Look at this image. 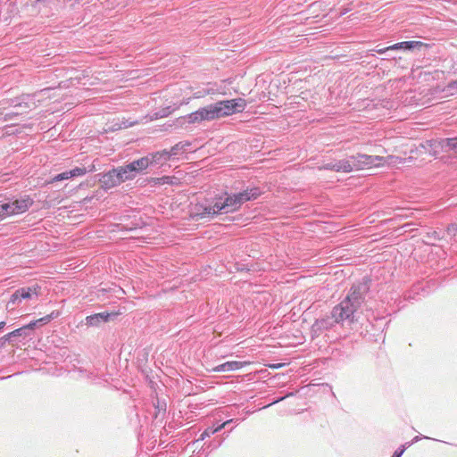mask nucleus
<instances>
[{
	"mask_svg": "<svg viewBox=\"0 0 457 457\" xmlns=\"http://www.w3.org/2000/svg\"><path fill=\"white\" fill-rule=\"evenodd\" d=\"M411 445H412V442H411V441H409V442H406V443H404V444L401 445L400 446H403V447H405V450H406L407 448H409V447H410V446H411Z\"/></svg>",
	"mask_w": 457,
	"mask_h": 457,
	"instance_id": "nucleus-44",
	"label": "nucleus"
},
{
	"mask_svg": "<svg viewBox=\"0 0 457 457\" xmlns=\"http://www.w3.org/2000/svg\"><path fill=\"white\" fill-rule=\"evenodd\" d=\"M224 438V436H216L213 437V439L205 441L201 449L198 451V454L200 456H207L209 453L219 448L222 445Z\"/></svg>",
	"mask_w": 457,
	"mask_h": 457,
	"instance_id": "nucleus-18",
	"label": "nucleus"
},
{
	"mask_svg": "<svg viewBox=\"0 0 457 457\" xmlns=\"http://www.w3.org/2000/svg\"><path fill=\"white\" fill-rule=\"evenodd\" d=\"M5 108H0V118L2 117L3 118V115H4V110Z\"/></svg>",
	"mask_w": 457,
	"mask_h": 457,
	"instance_id": "nucleus-51",
	"label": "nucleus"
},
{
	"mask_svg": "<svg viewBox=\"0 0 457 457\" xmlns=\"http://www.w3.org/2000/svg\"><path fill=\"white\" fill-rule=\"evenodd\" d=\"M229 101L232 102V109L235 110V113L243 112L246 107V101L244 98H236Z\"/></svg>",
	"mask_w": 457,
	"mask_h": 457,
	"instance_id": "nucleus-30",
	"label": "nucleus"
},
{
	"mask_svg": "<svg viewBox=\"0 0 457 457\" xmlns=\"http://www.w3.org/2000/svg\"><path fill=\"white\" fill-rule=\"evenodd\" d=\"M156 409H158V411H163L164 412L166 411V403H163V404H160V402L157 401V406H156Z\"/></svg>",
	"mask_w": 457,
	"mask_h": 457,
	"instance_id": "nucleus-43",
	"label": "nucleus"
},
{
	"mask_svg": "<svg viewBox=\"0 0 457 457\" xmlns=\"http://www.w3.org/2000/svg\"><path fill=\"white\" fill-rule=\"evenodd\" d=\"M408 298H411V299H413V300H419V299H420V297H416V296H414V295H411V294L408 295Z\"/></svg>",
	"mask_w": 457,
	"mask_h": 457,
	"instance_id": "nucleus-50",
	"label": "nucleus"
},
{
	"mask_svg": "<svg viewBox=\"0 0 457 457\" xmlns=\"http://www.w3.org/2000/svg\"><path fill=\"white\" fill-rule=\"evenodd\" d=\"M186 119L188 123L201 122L203 120H212L209 105L189 113Z\"/></svg>",
	"mask_w": 457,
	"mask_h": 457,
	"instance_id": "nucleus-16",
	"label": "nucleus"
},
{
	"mask_svg": "<svg viewBox=\"0 0 457 457\" xmlns=\"http://www.w3.org/2000/svg\"><path fill=\"white\" fill-rule=\"evenodd\" d=\"M335 311L336 306L332 309L330 315H327L325 317L316 320V321L312 324L311 329L312 337H319L323 330H328L331 328L337 323H342V325H345L346 323L349 326H354L351 328L352 329H357L356 325L349 318V316H345V313H343L340 316H337V313H336Z\"/></svg>",
	"mask_w": 457,
	"mask_h": 457,
	"instance_id": "nucleus-2",
	"label": "nucleus"
},
{
	"mask_svg": "<svg viewBox=\"0 0 457 457\" xmlns=\"http://www.w3.org/2000/svg\"><path fill=\"white\" fill-rule=\"evenodd\" d=\"M21 303V297L17 289L11 295L10 299L6 304V308L13 310Z\"/></svg>",
	"mask_w": 457,
	"mask_h": 457,
	"instance_id": "nucleus-29",
	"label": "nucleus"
},
{
	"mask_svg": "<svg viewBox=\"0 0 457 457\" xmlns=\"http://www.w3.org/2000/svg\"><path fill=\"white\" fill-rule=\"evenodd\" d=\"M446 145L450 148L454 150L457 153V137L455 138H448Z\"/></svg>",
	"mask_w": 457,
	"mask_h": 457,
	"instance_id": "nucleus-37",
	"label": "nucleus"
},
{
	"mask_svg": "<svg viewBox=\"0 0 457 457\" xmlns=\"http://www.w3.org/2000/svg\"><path fill=\"white\" fill-rule=\"evenodd\" d=\"M284 366V363H278V364H274L273 366H271L272 368H275V369H278V368H280Z\"/></svg>",
	"mask_w": 457,
	"mask_h": 457,
	"instance_id": "nucleus-48",
	"label": "nucleus"
},
{
	"mask_svg": "<svg viewBox=\"0 0 457 457\" xmlns=\"http://www.w3.org/2000/svg\"><path fill=\"white\" fill-rule=\"evenodd\" d=\"M371 279L370 278L364 277L362 281L357 285H353L359 295H362L363 296L369 292L370 287Z\"/></svg>",
	"mask_w": 457,
	"mask_h": 457,
	"instance_id": "nucleus-27",
	"label": "nucleus"
},
{
	"mask_svg": "<svg viewBox=\"0 0 457 457\" xmlns=\"http://www.w3.org/2000/svg\"><path fill=\"white\" fill-rule=\"evenodd\" d=\"M49 323V319L46 316L41 317L37 320H31L26 325H23L29 337H31L37 328L43 327Z\"/></svg>",
	"mask_w": 457,
	"mask_h": 457,
	"instance_id": "nucleus-23",
	"label": "nucleus"
},
{
	"mask_svg": "<svg viewBox=\"0 0 457 457\" xmlns=\"http://www.w3.org/2000/svg\"><path fill=\"white\" fill-rule=\"evenodd\" d=\"M40 287L38 285H33L31 287H23L17 289L19 295L21 297V302L23 300H30L33 295L36 297L38 295V291Z\"/></svg>",
	"mask_w": 457,
	"mask_h": 457,
	"instance_id": "nucleus-20",
	"label": "nucleus"
},
{
	"mask_svg": "<svg viewBox=\"0 0 457 457\" xmlns=\"http://www.w3.org/2000/svg\"><path fill=\"white\" fill-rule=\"evenodd\" d=\"M60 314H61L60 311L54 310L51 313H49V314H47L46 316V318L49 319V322H51L54 319H57L60 316Z\"/></svg>",
	"mask_w": 457,
	"mask_h": 457,
	"instance_id": "nucleus-39",
	"label": "nucleus"
},
{
	"mask_svg": "<svg viewBox=\"0 0 457 457\" xmlns=\"http://www.w3.org/2000/svg\"><path fill=\"white\" fill-rule=\"evenodd\" d=\"M29 338L24 326L16 328L0 337V348L4 347L7 343L13 344L21 340Z\"/></svg>",
	"mask_w": 457,
	"mask_h": 457,
	"instance_id": "nucleus-11",
	"label": "nucleus"
},
{
	"mask_svg": "<svg viewBox=\"0 0 457 457\" xmlns=\"http://www.w3.org/2000/svg\"><path fill=\"white\" fill-rule=\"evenodd\" d=\"M447 236L453 237L457 235V224H450L446 228Z\"/></svg>",
	"mask_w": 457,
	"mask_h": 457,
	"instance_id": "nucleus-35",
	"label": "nucleus"
},
{
	"mask_svg": "<svg viewBox=\"0 0 457 457\" xmlns=\"http://www.w3.org/2000/svg\"><path fill=\"white\" fill-rule=\"evenodd\" d=\"M421 439H431V440H435L434 438H431L429 436H423V435H419V436H415L411 441L412 442V445L419 442L420 440ZM436 441H438L437 439H436Z\"/></svg>",
	"mask_w": 457,
	"mask_h": 457,
	"instance_id": "nucleus-40",
	"label": "nucleus"
},
{
	"mask_svg": "<svg viewBox=\"0 0 457 457\" xmlns=\"http://www.w3.org/2000/svg\"><path fill=\"white\" fill-rule=\"evenodd\" d=\"M116 312H103L94 313L86 318V324L90 327H98L101 324L109 322L112 318L116 317Z\"/></svg>",
	"mask_w": 457,
	"mask_h": 457,
	"instance_id": "nucleus-13",
	"label": "nucleus"
},
{
	"mask_svg": "<svg viewBox=\"0 0 457 457\" xmlns=\"http://www.w3.org/2000/svg\"><path fill=\"white\" fill-rule=\"evenodd\" d=\"M247 364L246 361H228L221 364H219L212 369L213 372H227V371H234L238 370L245 367Z\"/></svg>",
	"mask_w": 457,
	"mask_h": 457,
	"instance_id": "nucleus-17",
	"label": "nucleus"
},
{
	"mask_svg": "<svg viewBox=\"0 0 457 457\" xmlns=\"http://www.w3.org/2000/svg\"><path fill=\"white\" fill-rule=\"evenodd\" d=\"M150 161V165H162L163 162L170 159L167 150L156 152L145 156Z\"/></svg>",
	"mask_w": 457,
	"mask_h": 457,
	"instance_id": "nucleus-22",
	"label": "nucleus"
},
{
	"mask_svg": "<svg viewBox=\"0 0 457 457\" xmlns=\"http://www.w3.org/2000/svg\"><path fill=\"white\" fill-rule=\"evenodd\" d=\"M233 422V420H228L220 424H213L212 426L207 427L200 435V436L193 442V445L198 444L201 441H204L207 437H211L216 433L221 431L225 427Z\"/></svg>",
	"mask_w": 457,
	"mask_h": 457,
	"instance_id": "nucleus-15",
	"label": "nucleus"
},
{
	"mask_svg": "<svg viewBox=\"0 0 457 457\" xmlns=\"http://www.w3.org/2000/svg\"><path fill=\"white\" fill-rule=\"evenodd\" d=\"M87 378H90V379H93V378L96 377V376H95L93 373H91V372L87 373Z\"/></svg>",
	"mask_w": 457,
	"mask_h": 457,
	"instance_id": "nucleus-49",
	"label": "nucleus"
},
{
	"mask_svg": "<svg viewBox=\"0 0 457 457\" xmlns=\"http://www.w3.org/2000/svg\"><path fill=\"white\" fill-rule=\"evenodd\" d=\"M216 93V89L213 87H197L193 89V98H202L208 95H214Z\"/></svg>",
	"mask_w": 457,
	"mask_h": 457,
	"instance_id": "nucleus-26",
	"label": "nucleus"
},
{
	"mask_svg": "<svg viewBox=\"0 0 457 457\" xmlns=\"http://www.w3.org/2000/svg\"><path fill=\"white\" fill-rule=\"evenodd\" d=\"M33 203L34 201L30 196L24 195L12 203L3 204L0 207L4 217H7L25 212L33 204Z\"/></svg>",
	"mask_w": 457,
	"mask_h": 457,
	"instance_id": "nucleus-4",
	"label": "nucleus"
},
{
	"mask_svg": "<svg viewBox=\"0 0 457 457\" xmlns=\"http://www.w3.org/2000/svg\"><path fill=\"white\" fill-rule=\"evenodd\" d=\"M432 236H433L434 238H437V239L440 238L439 235H438V233L436 231H433Z\"/></svg>",
	"mask_w": 457,
	"mask_h": 457,
	"instance_id": "nucleus-47",
	"label": "nucleus"
},
{
	"mask_svg": "<svg viewBox=\"0 0 457 457\" xmlns=\"http://www.w3.org/2000/svg\"><path fill=\"white\" fill-rule=\"evenodd\" d=\"M420 288H421V287H420V286H415V287H413V289H412V291H411V292H412V293H415V294H417V295H419V292H418V291H419Z\"/></svg>",
	"mask_w": 457,
	"mask_h": 457,
	"instance_id": "nucleus-45",
	"label": "nucleus"
},
{
	"mask_svg": "<svg viewBox=\"0 0 457 457\" xmlns=\"http://www.w3.org/2000/svg\"><path fill=\"white\" fill-rule=\"evenodd\" d=\"M234 268L237 272L249 276H255L265 270L263 263L253 262V261L247 262V259H241L239 262H235Z\"/></svg>",
	"mask_w": 457,
	"mask_h": 457,
	"instance_id": "nucleus-7",
	"label": "nucleus"
},
{
	"mask_svg": "<svg viewBox=\"0 0 457 457\" xmlns=\"http://www.w3.org/2000/svg\"><path fill=\"white\" fill-rule=\"evenodd\" d=\"M128 164L130 167L132 172L137 177V175L138 173L146 170L150 166V161L145 156H144V157L135 160Z\"/></svg>",
	"mask_w": 457,
	"mask_h": 457,
	"instance_id": "nucleus-21",
	"label": "nucleus"
},
{
	"mask_svg": "<svg viewBox=\"0 0 457 457\" xmlns=\"http://www.w3.org/2000/svg\"><path fill=\"white\" fill-rule=\"evenodd\" d=\"M350 159L352 160L353 169L362 170L364 168L378 166L380 162L383 160V157L378 155L358 154L356 155L350 156Z\"/></svg>",
	"mask_w": 457,
	"mask_h": 457,
	"instance_id": "nucleus-5",
	"label": "nucleus"
},
{
	"mask_svg": "<svg viewBox=\"0 0 457 457\" xmlns=\"http://www.w3.org/2000/svg\"><path fill=\"white\" fill-rule=\"evenodd\" d=\"M87 170L86 168L76 167V168L69 170V174H70L71 178H73V177L83 176L87 173Z\"/></svg>",
	"mask_w": 457,
	"mask_h": 457,
	"instance_id": "nucleus-32",
	"label": "nucleus"
},
{
	"mask_svg": "<svg viewBox=\"0 0 457 457\" xmlns=\"http://www.w3.org/2000/svg\"><path fill=\"white\" fill-rule=\"evenodd\" d=\"M137 121H129L123 120L122 123L119 126V129H127L135 125Z\"/></svg>",
	"mask_w": 457,
	"mask_h": 457,
	"instance_id": "nucleus-41",
	"label": "nucleus"
},
{
	"mask_svg": "<svg viewBox=\"0 0 457 457\" xmlns=\"http://www.w3.org/2000/svg\"><path fill=\"white\" fill-rule=\"evenodd\" d=\"M173 177L163 176L162 178L153 179L152 181L154 185H164V184H173Z\"/></svg>",
	"mask_w": 457,
	"mask_h": 457,
	"instance_id": "nucleus-31",
	"label": "nucleus"
},
{
	"mask_svg": "<svg viewBox=\"0 0 457 457\" xmlns=\"http://www.w3.org/2000/svg\"><path fill=\"white\" fill-rule=\"evenodd\" d=\"M232 107V102L229 100L219 101L215 104H209L212 120L234 114L235 110H233Z\"/></svg>",
	"mask_w": 457,
	"mask_h": 457,
	"instance_id": "nucleus-8",
	"label": "nucleus"
},
{
	"mask_svg": "<svg viewBox=\"0 0 457 457\" xmlns=\"http://www.w3.org/2000/svg\"><path fill=\"white\" fill-rule=\"evenodd\" d=\"M190 145L189 142H179L168 151L170 157L178 155L180 152L185 151Z\"/></svg>",
	"mask_w": 457,
	"mask_h": 457,
	"instance_id": "nucleus-28",
	"label": "nucleus"
},
{
	"mask_svg": "<svg viewBox=\"0 0 457 457\" xmlns=\"http://www.w3.org/2000/svg\"><path fill=\"white\" fill-rule=\"evenodd\" d=\"M353 343L348 342L346 344L341 345L338 347H335L331 353L332 358L340 361H345L351 359L353 356Z\"/></svg>",
	"mask_w": 457,
	"mask_h": 457,
	"instance_id": "nucleus-14",
	"label": "nucleus"
},
{
	"mask_svg": "<svg viewBox=\"0 0 457 457\" xmlns=\"http://www.w3.org/2000/svg\"><path fill=\"white\" fill-rule=\"evenodd\" d=\"M392 49L390 48V46H387V47H384V48H379V49H377L376 52L379 54H386V53H388V52H391Z\"/></svg>",
	"mask_w": 457,
	"mask_h": 457,
	"instance_id": "nucleus-42",
	"label": "nucleus"
},
{
	"mask_svg": "<svg viewBox=\"0 0 457 457\" xmlns=\"http://www.w3.org/2000/svg\"><path fill=\"white\" fill-rule=\"evenodd\" d=\"M388 56H389L390 58H392V59H396V57H395V56H391V55H389V54H388Z\"/></svg>",
	"mask_w": 457,
	"mask_h": 457,
	"instance_id": "nucleus-53",
	"label": "nucleus"
},
{
	"mask_svg": "<svg viewBox=\"0 0 457 457\" xmlns=\"http://www.w3.org/2000/svg\"><path fill=\"white\" fill-rule=\"evenodd\" d=\"M218 204L216 206L218 211L221 213L233 212L241 207L240 200H238L237 194H225V196L216 198Z\"/></svg>",
	"mask_w": 457,
	"mask_h": 457,
	"instance_id": "nucleus-6",
	"label": "nucleus"
},
{
	"mask_svg": "<svg viewBox=\"0 0 457 457\" xmlns=\"http://www.w3.org/2000/svg\"><path fill=\"white\" fill-rule=\"evenodd\" d=\"M5 325H6L5 321H1L0 322V332H2V330L4 328Z\"/></svg>",
	"mask_w": 457,
	"mask_h": 457,
	"instance_id": "nucleus-46",
	"label": "nucleus"
},
{
	"mask_svg": "<svg viewBox=\"0 0 457 457\" xmlns=\"http://www.w3.org/2000/svg\"><path fill=\"white\" fill-rule=\"evenodd\" d=\"M116 170L120 175V179H122V183L136 178L129 164L119 166Z\"/></svg>",
	"mask_w": 457,
	"mask_h": 457,
	"instance_id": "nucleus-25",
	"label": "nucleus"
},
{
	"mask_svg": "<svg viewBox=\"0 0 457 457\" xmlns=\"http://www.w3.org/2000/svg\"><path fill=\"white\" fill-rule=\"evenodd\" d=\"M421 46H422V43L420 41H403V42L396 43V44L390 46V48L392 49V51L399 50V49L411 50V49H414L415 47Z\"/></svg>",
	"mask_w": 457,
	"mask_h": 457,
	"instance_id": "nucleus-24",
	"label": "nucleus"
},
{
	"mask_svg": "<svg viewBox=\"0 0 457 457\" xmlns=\"http://www.w3.org/2000/svg\"><path fill=\"white\" fill-rule=\"evenodd\" d=\"M262 195V191L259 187L247 188L242 192L237 194L238 200H240L241 205L245 202L255 200Z\"/></svg>",
	"mask_w": 457,
	"mask_h": 457,
	"instance_id": "nucleus-19",
	"label": "nucleus"
},
{
	"mask_svg": "<svg viewBox=\"0 0 457 457\" xmlns=\"http://www.w3.org/2000/svg\"><path fill=\"white\" fill-rule=\"evenodd\" d=\"M217 205L219 204L216 198L212 200H204L194 206L191 216L195 220L204 218H213L214 216L221 213L220 211L217 210Z\"/></svg>",
	"mask_w": 457,
	"mask_h": 457,
	"instance_id": "nucleus-3",
	"label": "nucleus"
},
{
	"mask_svg": "<svg viewBox=\"0 0 457 457\" xmlns=\"http://www.w3.org/2000/svg\"><path fill=\"white\" fill-rule=\"evenodd\" d=\"M363 300L364 296L362 295H359L356 288L352 286L345 299L336 305L335 312L337 313V316L345 313V316H349L354 324L357 325L359 322L357 310L361 307Z\"/></svg>",
	"mask_w": 457,
	"mask_h": 457,
	"instance_id": "nucleus-1",
	"label": "nucleus"
},
{
	"mask_svg": "<svg viewBox=\"0 0 457 457\" xmlns=\"http://www.w3.org/2000/svg\"><path fill=\"white\" fill-rule=\"evenodd\" d=\"M405 452V447L399 446L391 455V457H402Z\"/></svg>",
	"mask_w": 457,
	"mask_h": 457,
	"instance_id": "nucleus-38",
	"label": "nucleus"
},
{
	"mask_svg": "<svg viewBox=\"0 0 457 457\" xmlns=\"http://www.w3.org/2000/svg\"><path fill=\"white\" fill-rule=\"evenodd\" d=\"M4 218H5V217H4V213H3L2 210H1L0 211V220H3Z\"/></svg>",
	"mask_w": 457,
	"mask_h": 457,
	"instance_id": "nucleus-52",
	"label": "nucleus"
},
{
	"mask_svg": "<svg viewBox=\"0 0 457 457\" xmlns=\"http://www.w3.org/2000/svg\"><path fill=\"white\" fill-rule=\"evenodd\" d=\"M71 179V177H70V174H69V170H67V171L62 172V173L57 174L56 176H54L49 181V183L58 182V181H62V180H65V179Z\"/></svg>",
	"mask_w": 457,
	"mask_h": 457,
	"instance_id": "nucleus-33",
	"label": "nucleus"
},
{
	"mask_svg": "<svg viewBox=\"0 0 457 457\" xmlns=\"http://www.w3.org/2000/svg\"><path fill=\"white\" fill-rule=\"evenodd\" d=\"M294 395H295V392H289V393H287V394L286 395H284V396H280V397H278V398L274 399V400L271 402L270 405H273V404L278 403L282 402L283 400H285L286 398L290 397V396H294ZM268 406H270V404H269Z\"/></svg>",
	"mask_w": 457,
	"mask_h": 457,
	"instance_id": "nucleus-36",
	"label": "nucleus"
},
{
	"mask_svg": "<svg viewBox=\"0 0 457 457\" xmlns=\"http://www.w3.org/2000/svg\"><path fill=\"white\" fill-rule=\"evenodd\" d=\"M7 104L9 106H12L17 109V111L4 114L2 118L3 121L12 120L16 117L28 112V111L31 109V105L25 101V98H22L21 100L10 99L7 101Z\"/></svg>",
	"mask_w": 457,
	"mask_h": 457,
	"instance_id": "nucleus-9",
	"label": "nucleus"
},
{
	"mask_svg": "<svg viewBox=\"0 0 457 457\" xmlns=\"http://www.w3.org/2000/svg\"><path fill=\"white\" fill-rule=\"evenodd\" d=\"M170 113V107L162 109L161 112H154L151 117V120H156L159 118H163L168 116Z\"/></svg>",
	"mask_w": 457,
	"mask_h": 457,
	"instance_id": "nucleus-34",
	"label": "nucleus"
},
{
	"mask_svg": "<svg viewBox=\"0 0 457 457\" xmlns=\"http://www.w3.org/2000/svg\"><path fill=\"white\" fill-rule=\"evenodd\" d=\"M320 170L349 173L353 170V165L352 163V160L349 158L348 160H339L324 163L320 167Z\"/></svg>",
	"mask_w": 457,
	"mask_h": 457,
	"instance_id": "nucleus-12",
	"label": "nucleus"
},
{
	"mask_svg": "<svg viewBox=\"0 0 457 457\" xmlns=\"http://www.w3.org/2000/svg\"><path fill=\"white\" fill-rule=\"evenodd\" d=\"M99 182L102 188L108 190L120 185L122 183V179H120V175L116 168H113L112 170L101 174Z\"/></svg>",
	"mask_w": 457,
	"mask_h": 457,
	"instance_id": "nucleus-10",
	"label": "nucleus"
}]
</instances>
